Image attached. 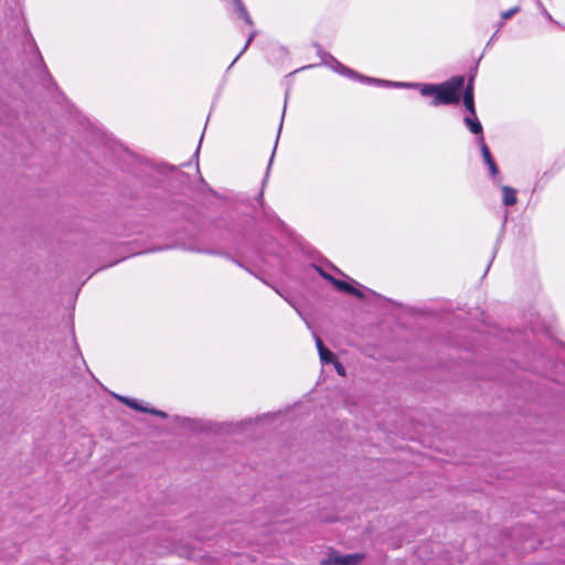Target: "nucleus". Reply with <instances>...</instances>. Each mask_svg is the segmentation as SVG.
I'll return each mask as SVG.
<instances>
[{
	"label": "nucleus",
	"mask_w": 565,
	"mask_h": 565,
	"mask_svg": "<svg viewBox=\"0 0 565 565\" xmlns=\"http://www.w3.org/2000/svg\"><path fill=\"white\" fill-rule=\"evenodd\" d=\"M323 64L332 67L337 73L350 77L352 79H358L359 73L349 68L348 66L340 63L335 57L331 54H324Z\"/></svg>",
	"instance_id": "obj_5"
},
{
	"label": "nucleus",
	"mask_w": 565,
	"mask_h": 565,
	"mask_svg": "<svg viewBox=\"0 0 565 565\" xmlns=\"http://www.w3.org/2000/svg\"><path fill=\"white\" fill-rule=\"evenodd\" d=\"M331 285L338 291L351 295V296H353V297H355V298H358L360 300L365 299L364 292L362 290H360L359 288L354 287L349 281H345V280H342V279H338V278L334 277V279L332 280Z\"/></svg>",
	"instance_id": "obj_8"
},
{
	"label": "nucleus",
	"mask_w": 565,
	"mask_h": 565,
	"mask_svg": "<svg viewBox=\"0 0 565 565\" xmlns=\"http://www.w3.org/2000/svg\"><path fill=\"white\" fill-rule=\"evenodd\" d=\"M250 423H252V419L237 423V425H245V424H250Z\"/></svg>",
	"instance_id": "obj_28"
},
{
	"label": "nucleus",
	"mask_w": 565,
	"mask_h": 565,
	"mask_svg": "<svg viewBox=\"0 0 565 565\" xmlns=\"http://www.w3.org/2000/svg\"><path fill=\"white\" fill-rule=\"evenodd\" d=\"M477 141H478V143L480 146L482 159H483L484 163L488 166L490 175L492 178H495L499 174V167L495 163V161H494V159H493V157H492V154L490 152V149H489V147L487 146V143L484 141L483 136L478 137Z\"/></svg>",
	"instance_id": "obj_6"
},
{
	"label": "nucleus",
	"mask_w": 565,
	"mask_h": 565,
	"mask_svg": "<svg viewBox=\"0 0 565 565\" xmlns=\"http://www.w3.org/2000/svg\"><path fill=\"white\" fill-rule=\"evenodd\" d=\"M202 139H203V135L201 136V139L199 141V146L194 152V158L196 159V161L199 160V152H200V147H201V142H202Z\"/></svg>",
	"instance_id": "obj_24"
},
{
	"label": "nucleus",
	"mask_w": 565,
	"mask_h": 565,
	"mask_svg": "<svg viewBox=\"0 0 565 565\" xmlns=\"http://www.w3.org/2000/svg\"><path fill=\"white\" fill-rule=\"evenodd\" d=\"M285 114V111L282 113V115ZM282 121H284V116L281 117V121H280V125H279V128H278V134H277V138H276V143H275V147H274V150H273V153H271V157L269 159V163H268V167H267V171H266V175H265V179L263 181V185H265L266 181H267V178H268V174H269V170H270V167H271V163H273V160H274V156H275V152H276V148H277V143H278V139H279V135H280V130H281V127H282Z\"/></svg>",
	"instance_id": "obj_13"
},
{
	"label": "nucleus",
	"mask_w": 565,
	"mask_h": 565,
	"mask_svg": "<svg viewBox=\"0 0 565 565\" xmlns=\"http://www.w3.org/2000/svg\"><path fill=\"white\" fill-rule=\"evenodd\" d=\"M316 270L319 273V275L327 281H329L330 284L332 282V280L334 279V276H332L331 274L327 273L322 267L320 266H315Z\"/></svg>",
	"instance_id": "obj_17"
},
{
	"label": "nucleus",
	"mask_w": 565,
	"mask_h": 565,
	"mask_svg": "<svg viewBox=\"0 0 565 565\" xmlns=\"http://www.w3.org/2000/svg\"><path fill=\"white\" fill-rule=\"evenodd\" d=\"M114 396L119 402H121L122 404H125L126 406H128L129 408H131L134 411L142 413L145 409V406L136 398H131V397H127V396H122V395H118V394H115Z\"/></svg>",
	"instance_id": "obj_11"
},
{
	"label": "nucleus",
	"mask_w": 565,
	"mask_h": 565,
	"mask_svg": "<svg viewBox=\"0 0 565 565\" xmlns=\"http://www.w3.org/2000/svg\"><path fill=\"white\" fill-rule=\"evenodd\" d=\"M174 420L193 433L228 434L231 431L230 428L233 426L231 423L217 424L211 420L193 419L181 416H174Z\"/></svg>",
	"instance_id": "obj_2"
},
{
	"label": "nucleus",
	"mask_w": 565,
	"mask_h": 565,
	"mask_svg": "<svg viewBox=\"0 0 565 565\" xmlns=\"http://www.w3.org/2000/svg\"><path fill=\"white\" fill-rule=\"evenodd\" d=\"M242 19H243V20H244L248 25H252V24H253V20H252V18H250L249 13L247 14V17L245 15V17H243Z\"/></svg>",
	"instance_id": "obj_25"
},
{
	"label": "nucleus",
	"mask_w": 565,
	"mask_h": 565,
	"mask_svg": "<svg viewBox=\"0 0 565 565\" xmlns=\"http://www.w3.org/2000/svg\"><path fill=\"white\" fill-rule=\"evenodd\" d=\"M331 285L338 291L351 295V296H353V297H355V298H358L360 300L365 299L364 292L362 290H360L359 288L354 287L349 281H345V280H342V279H338V278L334 277V279L332 280Z\"/></svg>",
	"instance_id": "obj_7"
},
{
	"label": "nucleus",
	"mask_w": 565,
	"mask_h": 565,
	"mask_svg": "<svg viewBox=\"0 0 565 565\" xmlns=\"http://www.w3.org/2000/svg\"><path fill=\"white\" fill-rule=\"evenodd\" d=\"M356 81L383 87H399L418 89L424 97H433L430 105H458L460 103V90L463 86V75H455L439 84L403 83L391 82L381 78L369 77L359 73Z\"/></svg>",
	"instance_id": "obj_1"
},
{
	"label": "nucleus",
	"mask_w": 565,
	"mask_h": 565,
	"mask_svg": "<svg viewBox=\"0 0 565 565\" xmlns=\"http://www.w3.org/2000/svg\"><path fill=\"white\" fill-rule=\"evenodd\" d=\"M331 268L335 270L339 275L344 276L343 271H341L339 268H337L334 265L330 264Z\"/></svg>",
	"instance_id": "obj_26"
},
{
	"label": "nucleus",
	"mask_w": 565,
	"mask_h": 565,
	"mask_svg": "<svg viewBox=\"0 0 565 565\" xmlns=\"http://www.w3.org/2000/svg\"><path fill=\"white\" fill-rule=\"evenodd\" d=\"M542 10H543V13L545 14V17H546L548 20H551V21H552L553 19H552V17H551V14L545 10V8H542Z\"/></svg>",
	"instance_id": "obj_27"
},
{
	"label": "nucleus",
	"mask_w": 565,
	"mask_h": 565,
	"mask_svg": "<svg viewBox=\"0 0 565 565\" xmlns=\"http://www.w3.org/2000/svg\"><path fill=\"white\" fill-rule=\"evenodd\" d=\"M258 201L263 204V191L258 194Z\"/></svg>",
	"instance_id": "obj_29"
},
{
	"label": "nucleus",
	"mask_w": 565,
	"mask_h": 565,
	"mask_svg": "<svg viewBox=\"0 0 565 565\" xmlns=\"http://www.w3.org/2000/svg\"><path fill=\"white\" fill-rule=\"evenodd\" d=\"M332 364L334 365V369L339 375H345V367L338 359L337 362H333Z\"/></svg>",
	"instance_id": "obj_20"
},
{
	"label": "nucleus",
	"mask_w": 565,
	"mask_h": 565,
	"mask_svg": "<svg viewBox=\"0 0 565 565\" xmlns=\"http://www.w3.org/2000/svg\"><path fill=\"white\" fill-rule=\"evenodd\" d=\"M256 34H257V32H256V31H253V32L249 34V36H248V39H247V41H246V43H245V45H244L243 50H242V51L239 52V54L234 58V61L231 63V65L228 66V68H227V70H230V68H231V67L236 63V61L242 56V54L247 50V47L249 46V44L252 43V41L254 40V38L256 36Z\"/></svg>",
	"instance_id": "obj_14"
},
{
	"label": "nucleus",
	"mask_w": 565,
	"mask_h": 565,
	"mask_svg": "<svg viewBox=\"0 0 565 565\" xmlns=\"http://www.w3.org/2000/svg\"><path fill=\"white\" fill-rule=\"evenodd\" d=\"M462 99L466 110L471 115H476L475 96H473V76L468 77L467 85L460 90V100Z\"/></svg>",
	"instance_id": "obj_4"
},
{
	"label": "nucleus",
	"mask_w": 565,
	"mask_h": 565,
	"mask_svg": "<svg viewBox=\"0 0 565 565\" xmlns=\"http://www.w3.org/2000/svg\"><path fill=\"white\" fill-rule=\"evenodd\" d=\"M319 356L322 364H331L337 362V355L329 348L320 350Z\"/></svg>",
	"instance_id": "obj_12"
},
{
	"label": "nucleus",
	"mask_w": 565,
	"mask_h": 565,
	"mask_svg": "<svg viewBox=\"0 0 565 565\" xmlns=\"http://www.w3.org/2000/svg\"><path fill=\"white\" fill-rule=\"evenodd\" d=\"M316 345H317V349H318V353L320 352V350L322 349H326L327 347L323 344V341L321 340L320 337H316Z\"/></svg>",
	"instance_id": "obj_22"
},
{
	"label": "nucleus",
	"mask_w": 565,
	"mask_h": 565,
	"mask_svg": "<svg viewBox=\"0 0 565 565\" xmlns=\"http://www.w3.org/2000/svg\"><path fill=\"white\" fill-rule=\"evenodd\" d=\"M463 122L467 126V128L471 131V134L477 136V138L483 136L482 125L477 118V115L466 116L463 118Z\"/></svg>",
	"instance_id": "obj_9"
},
{
	"label": "nucleus",
	"mask_w": 565,
	"mask_h": 565,
	"mask_svg": "<svg viewBox=\"0 0 565 565\" xmlns=\"http://www.w3.org/2000/svg\"><path fill=\"white\" fill-rule=\"evenodd\" d=\"M502 193H503V205L505 206H513L514 204H516V190L509 186V185H503L502 186Z\"/></svg>",
	"instance_id": "obj_10"
},
{
	"label": "nucleus",
	"mask_w": 565,
	"mask_h": 565,
	"mask_svg": "<svg viewBox=\"0 0 565 565\" xmlns=\"http://www.w3.org/2000/svg\"><path fill=\"white\" fill-rule=\"evenodd\" d=\"M364 559V554L353 553L342 555L334 548H330L328 556L320 561L321 565H358Z\"/></svg>",
	"instance_id": "obj_3"
},
{
	"label": "nucleus",
	"mask_w": 565,
	"mask_h": 565,
	"mask_svg": "<svg viewBox=\"0 0 565 565\" xmlns=\"http://www.w3.org/2000/svg\"><path fill=\"white\" fill-rule=\"evenodd\" d=\"M478 63H479V61H478V62L475 64V66L470 70V74H469V76H473V78L476 77V74H477Z\"/></svg>",
	"instance_id": "obj_23"
},
{
	"label": "nucleus",
	"mask_w": 565,
	"mask_h": 565,
	"mask_svg": "<svg viewBox=\"0 0 565 565\" xmlns=\"http://www.w3.org/2000/svg\"><path fill=\"white\" fill-rule=\"evenodd\" d=\"M519 11H520V8L519 7H514V8L510 9V10H508V11H503L501 13V18L503 20H508V19L512 18Z\"/></svg>",
	"instance_id": "obj_19"
},
{
	"label": "nucleus",
	"mask_w": 565,
	"mask_h": 565,
	"mask_svg": "<svg viewBox=\"0 0 565 565\" xmlns=\"http://www.w3.org/2000/svg\"><path fill=\"white\" fill-rule=\"evenodd\" d=\"M179 554L186 558H191L193 554V548H191L189 545H183L179 548Z\"/></svg>",
	"instance_id": "obj_18"
},
{
	"label": "nucleus",
	"mask_w": 565,
	"mask_h": 565,
	"mask_svg": "<svg viewBox=\"0 0 565 565\" xmlns=\"http://www.w3.org/2000/svg\"><path fill=\"white\" fill-rule=\"evenodd\" d=\"M235 6V11L237 12L238 17L242 19L243 17H247L248 12L243 3L242 0H233Z\"/></svg>",
	"instance_id": "obj_16"
},
{
	"label": "nucleus",
	"mask_w": 565,
	"mask_h": 565,
	"mask_svg": "<svg viewBox=\"0 0 565 565\" xmlns=\"http://www.w3.org/2000/svg\"><path fill=\"white\" fill-rule=\"evenodd\" d=\"M286 300L289 302V305H291V306H294V307H295V305H294V302H292L291 300H289V299H287V298H286Z\"/></svg>",
	"instance_id": "obj_30"
},
{
	"label": "nucleus",
	"mask_w": 565,
	"mask_h": 565,
	"mask_svg": "<svg viewBox=\"0 0 565 565\" xmlns=\"http://www.w3.org/2000/svg\"><path fill=\"white\" fill-rule=\"evenodd\" d=\"M142 413L150 414V415H153V416H158V417L163 418V419L169 417V415L166 412L157 409V408H153V407H148V406H145V409H143Z\"/></svg>",
	"instance_id": "obj_15"
},
{
	"label": "nucleus",
	"mask_w": 565,
	"mask_h": 565,
	"mask_svg": "<svg viewBox=\"0 0 565 565\" xmlns=\"http://www.w3.org/2000/svg\"><path fill=\"white\" fill-rule=\"evenodd\" d=\"M313 46L317 49V53L321 57V62L323 63V56L324 54H329L328 52L323 51L322 46L319 43H313Z\"/></svg>",
	"instance_id": "obj_21"
}]
</instances>
